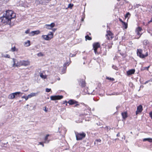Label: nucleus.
Returning a JSON list of instances; mask_svg holds the SVG:
<instances>
[{
    "label": "nucleus",
    "instance_id": "f257e3e1",
    "mask_svg": "<svg viewBox=\"0 0 152 152\" xmlns=\"http://www.w3.org/2000/svg\"><path fill=\"white\" fill-rule=\"evenodd\" d=\"M8 19L11 20V19L15 18L16 17L15 14L14 13L13 11L11 10H8L6 12V14L4 15Z\"/></svg>",
    "mask_w": 152,
    "mask_h": 152
},
{
    "label": "nucleus",
    "instance_id": "f03ea898",
    "mask_svg": "<svg viewBox=\"0 0 152 152\" xmlns=\"http://www.w3.org/2000/svg\"><path fill=\"white\" fill-rule=\"evenodd\" d=\"M0 21L1 22L5 24H10L11 20L8 19L5 15H4L2 17L0 18Z\"/></svg>",
    "mask_w": 152,
    "mask_h": 152
},
{
    "label": "nucleus",
    "instance_id": "7ed1b4c3",
    "mask_svg": "<svg viewBox=\"0 0 152 152\" xmlns=\"http://www.w3.org/2000/svg\"><path fill=\"white\" fill-rule=\"evenodd\" d=\"M142 49H137V54L138 56L142 58H143L147 57L148 56V52H147L145 55L143 54L142 53Z\"/></svg>",
    "mask_w": 152,
    "mask_h": 152
},
{
    "label": "nucleus",
    "instance_id": "20e7f679",
    "mask_svg": "<svg viewBox=\"0 0 152 152\" xmlns=\"http://www.w3.org/2000/svg\"><path fill=\"white\" fill-rule=\"evenodd\" d=\"M75 134L77 140H80L85 137L86 134L85 133L82 132L81 133H78L75 132Z\"/></svg>",
    "mask_w": 152,
    "mask_h": 152
},
{
    "label": "nucleus",
    "instance_id": "39448f33",
    "mask_svg": "<svg viewBox=\"0 0 152 152\" xmlns=\"http://www.w3.org/2000/svg\"><path fill=\"white\" fill-rule=\"evenodd\" d=\"M30 63L28 61H21L17 63L16 67H19L21 66H26L29 65Z\"/></svg>",
    "mask_w": 152,
    "mask_h": 152
},
{
    "label": "nucleus",
    "instance_id": "423d86ee",
    "mask_svg": "<svg viewBox=\"0 0 152 152\" xmlns=\"http://www.w3.org/2000/svg\"><path fill=\"white\" fill-rule=\"evenodd\" d=\"M20 94H22L23 93L19 92L11 93L9 95L8 98L11 99H13L16 96L19 95Z\"/></svg>",
    "mask_w": 152,
    "mask_h": 152
},
{
    "label": "nucleus",
    "instance_id": "0eeeda50",
    "mask_svg": "<svg viewBox=\"0 0 152 152\" xmlns=\"http://www.w3.org/2000/svg\"><path fill=\"white\" fill-rule=\"evenodd\" d=\"M100 44L98 42L94 43L93 44L94 50L96 54L97 53V48H100Z\"/></svg>",
    "mask_w": 152,
    "mask_h": 152
},
{
    "label": "nucleus",
    "instance_id": "6e6552de",
    "mask_svg": "<svg viewBox=\"0 0 152 152\" xmlns=\"http://www.w3.org/2000/svg\"><path fill=\"white\" fill-rule=\"evenodd\" d=\"M63 96L62 95L59 96H51L50 97V99L52 100H59L62 99Z\"/></svg>",
    "mask_w": 152,
    "mask_h": 152
},
{
    "label": "nucleus",
    "instance_id": "1a4fd4ad",
    "mask_svg": "<svg viewBox=\"0 0 152 152\" xmlns=\"http://www.w3.org/2000/svg\"><path fill=\"white\" fill-rule=\"evenodd\" d=\"M55 26V23H52L50 24H45V27L48 29H51Z\"/></svg>",
    "mask_w": 152,
    "mask_h": 152
},
{
    "label": "nucleus",
    "instance_id": "9d476101",
    "mask_svg": "<svg viewBox=\"0 0 152 152\" xmlns=\"http://www.w3.org/2000/svg\"><path fill=\"white\" fill-rule=\"evenodd\" d=\"M107 39L108 40L112 39L114 37L113 33L110 31H107V34H106Z\"/></svg>",
    "mask_w": 152,
    "mask_h": 152
},
{
    "label": "nucleus",
    "instance_id": "9b49d317",
    "mask_svg": "<svg viewBox=\"0 0 152 152\" xmlns=\"http://www.w3.org/2000/svg\"><path fill=\"white\" fill-rule=\"evenodd\" d=\"M142 107L141 105H140L138 106L137 108V110L136 112V115H137L139 113H141L142 110Z\"/></svg>",
    "mask_w": 152,
    "mask_h": 152
},
{
    "label": "nucleus",
    "instance_id": "f8f14e48",
    "mask_svg": "<svg viewBox=\"0 0 152 152\" xmlns=\"http://www.w3.org/2000/svg\"><path fill=\"white\" fill-rule=\"evenodd\" d=\"M40 33L39 31H33L29 33V36H34L35 34H38Z\"/></svg>",
    "mask_w": 152,
    "mask_h": 152
},
{
    "label": "nucleus",
    "instance_id": "ddd939ff",
    "mask_svg": "<svg viewBox=\"0 0 152 152\" xmlns=\"http://www.w3.org/2000/svg\"><path fill=\"white\" fill-rule=\"evenodd\" d=\"M68 103H69L70 105H72L75 104L76 103H78V102L74 100L71 99L69 100Z\"/></svg>",
    "mask_w": 152,
    "mask_h": 152
},
{
    "label": "nucleus",
    "instance_id": "4468645a",
    "mask_svg": "<svg viewBox=\"0 0 152 152\" xmlns=\"http://www.w3.org/2000/svg\"><path fill=\"white\" fill-rule=\"evenodd\" d=\"M135 72V70L134 69H132L130 70H129L127 72V74L128 75H130L134 73Z\"/></svg>",
    "mask_w": 152,
    "mask_h": 152
},
{
    "label": "nucleus",
    "instance_id": "2eb2a0df",
    "mask_svg": "<svg viewBox=\"0 0 152 152\" xmlns=\"http://www.w3.org/2000/svg\"><path fill=\"white\" fill-rule=\"evenodd\" d=\"M42 37L45 40H49L51 39V37H49L48 35H42Z\"/></svg>",
    "mask_w": 152,
    "mask_h": 152
},
{
    "label": "nucleus",
    "instance_id": "dca6fc26",
    "mask_svg": "<svg viewBox=\"0 0 152 152\" xmlns=\"http://www.w3.org/2000/svg\"><path fill=\"white\" fill-rule=\"evenodd\" d=\"M121 115L122 116L123 118L124 119H125L128 116L127 112H125L122 113H121Z\"/></svg>",
    "mask_w": 152,
    "mask_h": 152
},
{
    "label": "nucleus",
    "instance_id": "f3484780",
    "mask_svg": "<svg viewBox=\"0 0 152 152\" xmlns=\"http://www.w3.org/2000/svg\"><path fill=\"white\" fill-rule=\"evenodd\" d=\"M49 136V134H47L45 137L44 139V143H48L49 142V140H48V137Z\"/></svg>",
    "mask_w": 152,
    "mask_h": 152
},
{
    "label": "nucleus",
    "instance_id": "a211bd4d",
    "mask_svg": "<svg viewBox=\"0 0 152 152\" xmlns=\"http://www.w3.org/2000/svg\"><path fill=\"white\" fill-rule=\"evenodd\" d=\"M143 141L144 142L145 141H148L150 142H152V138H144L143 139Z\"/></svg>",
    "mask_w": 152,
    "mask_h": 152
},
{
    "label": "nucleus",
    "instance_id": "6ab92c4d",
    "mask_svg": "<svg viewBox=\"0 0 152 152\" xmlns=\"http://www.w3.org/2000/svg\"><path fill=\"white\" fill-rule=\"evenodd\" d=\"M68 63L67 62V63H65L64 64L63 69L62 71V72H63V73H65V71L66 70V64H68Z\"/></svg>",
    "mask_w": 152,
    "mask_h": 152
},
{
    "label": "nucleus",
    "instance_id": "aec40b11",
    "mask_svg": "<svg viewBox=\"0 0 152 152\" xmlns=\"http://www.w3.org/2000/svg\"><path fill=\"white\" fill-rule=\"evenodd\" d=\"M80 83L81 84V86L82 87H84L86 86L85 82L83 80L80 81Z\"/></svg>",
    "mask_w": 152,
    "mask_h": 152
},
{
    "label": "nucleus",
    "instance_id": "412c9836",
    "mask_svg": "<svg viewBox=\"0 0 152 152\" xmlns=\"http://www.w3.org/2000/svg\"><path fill=\"white\" fill-rule=\"evenodd\" d=\"M36 93H31L30 94H29L28 95V97L29 98H30L32 97L35 96L36 95Z\"/></svg>",
    "mask_w": 152,
    "mask_h": 152
},
{
    "label": "nucleus",
    "instance_id": "4be33fe9",
    "mask_svg": "<svg viewBox=\"0 0 152 152\" xmlns=\"http://www.w3.org/2000/svg\"><path fill=\"white\" fill-rule=\"evenodd\" d=\"M25 46L26 47L29 46L30 45V42L29 40L27 41V42L25 43Z\"/></svg>",
    "mask_w": 152,
    "mask_h": 152
},
{
    "label": "nucleus",
    "instance_id": "5701e85b",
    "mask_svg": "<svg viewBox=\"0 0 152 152\" xmlns=\"http://www.w3.org/2000/svg\"><path fill=\"white\" fill-rule=\"evenodd\" d=\"M18 50V49L16 48L15 46L12 47L11 49V51L12 52L17 51Z\"/></svg>",
    "mask_w": 152,
    "mask_h": 152
},
{
    "label": "nucleus",
    "instance_id": "b1692460",
    "mask_svg": "<svg viewBox=\"0 0 152 152\" xmlns=\"http://www.w3.org/2000/svg\"><path fill=\"white\" fill-rule=\"evenodd\" d=\"M149 41L147 40H145L143 42V43L144 45H147L149 44Z\"/></svg>",
    "mask_w": 152,
    "mask_h": 152
},
{
    "label": "nucleus",
    "instance_id": "393cba45",
    "mask_svg": "<svg viewBox=\"0 0 152 152\" xmlns=\"http://www.w3.org/2000/svg\"><path fill=\"white\" fill-rule=\"evenodd\" d=\"M12 59L13 62V64L12 65V66L13 67H15V66H16L17 64H16L15 63V59L14 58H13Z\"/></svg>",
    "mask_w": 152,
    "mask_h": 152
},
{
    "label": "nucleus",
    "instance_id": "a878e982",
    "mask_svg": "<svg viewBox=\"0 0 152 152\" xmlns=\"http://www.w3.org/2000/svg\"><path fill=\"white\" fill-rule=\"evenodd\" d=\"M53 33L51 32H50L47 35H48L49 37H51V39L53 38Z\"/></svg>",
    "mask_w": 152,
    "mask_h": 152
},
{
    "label": "nucleus",
    "instance_id": "bb28decb",
    "mask_svg": "<svg viewBox=\"0 0 152 152\" xmlns=\"http://www.w3.org/2000/svg\"><path fill=\"white\" fill-rule=\"evenodd\" d=\"M85 38L86 40H90L92 39L91 38L89 37L88 35H87L85 36Z\"/></svg>",
    "mask_w": 152,
    "mask_h": 152
},
{
    "label": "nucleus",
    "instance_id": "cd10ccee",
    "mask_svg": "<svg viewBox=\"0 0 152 152\" xmlns=\"http://www.w3.org/2000/svg\"><path fill=\"white\" fill-rule=\"evenodd\" d=\"M40 76L42 78L45 79L46 78L47 76L43 75L42 73H41L40 75Z\"/></svg>",
    "mask_w": 152,
    "mask_h": 152
},
{
    "label": "nucleus",
    "instance_id": "c85d7f7f",
    "mask_svg": "<svg viewBox=\"0 0 152 152\" xmlns=\"http://www.w3.org/2000/svg\"><path fill=\"white\" fill-rule=\"evenodd\" d=\"M106 79L111 81H114V79L113 78L110 77H106Z\"/></svg>",
    "mask_w": 152,
    "mask_h": 152
},
{
    "label": "nucleus",
    "instance_id": "c756f323",
    "mask_svg": "<svg viewBox=\"0 0 152 152\" xmlns=\"http://www.w3.org/2000/svg\"><path fill=\"white\" fill-rule=\"evenodd\" d=\"M141 30H142V28L140 27H138L136 29V31H137L138 32V31L140 32V31H141Z\"/></svg>",
    "mask_w": 152,
    "mask_h": 152
},
{
    "label": "nucleus",
    "instance_id": "7c9ffc66",
    "mask_svg": "<svg viewBox=\"0 0 152 152\" xmlns=\"http://www.w3.org/2000/svg\"><path fill=\"white\" fill-rule=\"evenodd\" d=\"M3 57L5 58H10V56L8 54H6L5 55H3L2 56Z\"/></svg>",
    "mask_w": 152,
    "mask_h": 152
},
{
    "label": "nucleus",
    "instance_id": "2f4dec72",
    "mask_svg": "<svg viewBox=\"0 0 152 152\" xmlns=\"http://www.w3.org/2000/svg\"><path fill=\"white\" fill-rule=\"evenodd\" d=\"M123 25L124 26H125V28L126 29L127 27V24L125 22H124V23H123Z\"/></svg>",
    "mask_w": 152,
    "mask_h": 152
},
{
    "label": "nucleus",
    "instance_id": "473e14b6",
    "mask_svg": "<svg viewBox=\"0 0 152 152\" xmlns=\"http://www.w3.org/2000/svg\"><path fill=\"white\" fill-rule=\"evenodd\" d=\"M22 98H24V99H25L26 100H27L28 99L29 97H28V95L27 96H22Z\"/></svg>",
    "mask_w": 152,
    "mask_h": 152
},
{
    "label": "nucleus",
    "instance_id": "72a5a7b5",
    "mask_svg": "<svg viewBox=\"0 0 152 152\" xmlns=\"http://www.w3.org/2000/svg\"><path fill=\"white\" fill-rule=\"evenodd\" d=\"M38 56H43V54L42 53H39L37 54Z\"/></svg>",
    "mask_w": 152,
    "mask_h": 152
},
{
    "label": "nucleus",
    "instance_id": "f704fd0d",
    "mask_svg": "<svg viewBox=\"0 0 152 152\" xmlns=\"http://www.w3.org/2000/svg\"><path fill=\"white\" fill-rule=\"evenodd\" d=\"M150 66H148L147 67H143V69L144 70L146 69L148 71V69L150 67Z\"/></svg>",
    "mask_w": 152,
    "mask_h": 152
},
{
    "label": "nucleus",
    "instance_id": "c9c22d12",
    "mask_svg": "<svg viewBox=\"0 0 152 152\" xmlns=\"http://www.w3.org/2000/svg\"><path fill=\"white\" fill-rule=\"evenodd\" d=\"M73 6V4H69L68 6V8H71Z\"/></svg>",
    "mask_w": 152,
    "mask_h": 152
},
{
    "label": "nucleus",
    "instance_id": "e433bc0d",
    "mask_svg": "<svg viewBox=\"0 0 152 152\" xmlns=\"http://www.w3.org/2000/svg\"><path fill=\"white\" fill-rule=\"evenodd\" d=\"M51 90V89L50 88H46V91L47 92H50Z\"/></svg>",
    "mask_w": 152,
    "mask_h": 152
},
{
    "label": "nucleus",
    "instance_id": "4c0bfd02",
    "mask_svg": "<svg viewBox=\"0 0 152 152\" xmlns=\"http://www.w3.org/2000/svg\"><path fill=\"white\" fill-rule=\"evenodd\" d=\"M136 32L137 34V35H139V37L138 38H139V37H140V36H141V35L142 34H140V32H138V31H136Z\"/></svg>",
    "mask_w": 152,
    "mask_h": 152
},
{
    "label": "nucleus",
    "instance_id": "58836bf2",
    "mask_svg": "<svg viewBox=\"0 0 152 152\" xmlns=\"http://www.w3.org/2000/svg\"><path fill=\"white\" fill-rule=\"evenodd\" d=\"M130 14L129 13V12H128L127 13L126 15H125V17H129V15L130 16Z\"/></svg>",
    "mask_w": 152,
    "mask_h": 152
},
{
    "label": "nucleus",
    "instance_id": "ea45409f",
    "mask_svg": "<svg viewBox=\"0 0 152 152\" xmlns=\"http://www.w3.org/2000/svg\"><path fill=\"white\" fill-rule=\"evenodd\" d=\"M29 32H30V29H28L26 31H25V33H26V34H28L29 33Z\"/></svg>",
    "mask_w": 152,
    "mask_h": 152
},
{
    "label": "nucleus",
    "instance_id": "a19ab883",
    "mask_svg": "<svg viewBox=\"0 0 152 152\" xmlns=\"http://www.w3.org/2000/svg\"><path fill=\"white\" fill-rule=\"evenodd\" d=\"M101 140L100 139L96 140H95V141L94 142V143H96V141L97 142H101Z\"/></svg>",
    "mask_w": 152,
    "mask_h": 152
},
{
    "label": "nucleus",
    "instance_id": "79ce46f5",
    "mask_svg": "<svg viewBox=\"0 0 152 152\" xmlns=\"http://www.w3.org/2000/svg\"><path fill=\"white\" fill-rule=\"evenodd\" d=\"M69 56L70 57H73L75 56V55L72 54L71 53H70Z\"/></svg>",
    "mask_w": 152,
    "mask_h": 152
},
{
    "label": "nucleus",
    "instance_id": "37998d69",
    "mask_svg": "<svg viewBox=\"0 0 152 152\" xmlns=\"http://www.w3.org/2000/svg\"><path fill=\"white\" fill-rule=\"evenodd\" d=\"M76 104L75 105L74 107H77L78 106H80V104L77 103H76Z\"/></svg>",
    "mask_w": 152,
    "mask_h": 152
},
{
    "label": "nucleus",
    "instance_id": "c03bdc74",
    "mask_svg": "<svg viewBox=\"0 0 152 152\" xmlns=\"http://www.w3.org/2000/svg\"><path fill=\"white\" fill-rule=\"evenodd\" d=\"M112 68L113 69H115L116 70L117 69V67L115 66H114V65H113L112 66Z\"/></svg>",
    "mask_w": 152,
    "mask_h": 152
},
{
    "label": "nucleus",
    "instance_id": "a18cd8bd",
    "mask_svg": "<svg viewBox=\"0 0 152 152\" xmlns=\"http://www.w3.org/2000/svg\"><path fill=\"white\" fill-rule=\"evenodd\" d=\"M39 144L42 145L43 147L44 146V145L43 142H39Z\"/></svg>",
    "mask_w": 152,
    "mask_h": 152
},
{
    "label": "nucleus",
    "instance_id": "49530a36",
    "mask_svg": "<svg viewBox=\"0 0 152 152\" xmlns=\"http://www.w3.org/2000/svg\"><path fill=\"white\" fill-rule=\"evenodd\" d=\"M149 115H150V116L151 117V118L152 119V111L150 113Z\"/></svg>",
    "mask_w": 152,
    "mask_h": 152
},
{
    "label": "nucleus",
    "instance_id": "de8ad7c7",
    "mask_svg": "<svg viewBox=\"0 0 152 152\" xmlns=\"http://www.w3.org/2000/svg\"><path fill=\"white\" fill-rule=\"evenodd\" d=\"M119 20L122 23H124V22L122 20V19H121L119 18Z\"/></svg>",
    "mask_w": 152,
    "mask_h": 152
},
{
    "label": "nucleus",
    "instance_id": "09e8293b",
    "mask_svg": "<svg viewBox=\"0 0 152 152\" xmlns=\"http://www.w3.org/2000/svg\"><path fill=\"white\" fill-rule=\"evenodd\" d=\"M151 81H150V80H148L147 81H146L145 83V84H146V83H148V82H150Z\"/></svg>",
    "mask_w": 152,
    "mask_h": 152
},
{
    "label": "nucleus",
    "instance_id": "8fccbe9b",
    "mask_svg": "<svg viewBox=\"0 0 152 152\" xmlns=\"http://www.w3.org/2000/svg\"><path fill=\"white\" fill-rule=\"evenodd\" d=\"M44 110L46 112H47V111H48V110L46 109V107H45V109Z\"/></svg>",
    "mask_w": 152,
    "mask_h": 152
},
{
    "label": "nucleus",
    "instance_id": "3c124183",
    "mask_svg": "<svg viewBox=\"0 0 152 152\" xmlns=\"http://www.w3.org/2000/svg\"><path fill=\"white\" fill-rule=\"evenodd\" d=\"M53 31V32H55L56 30V28H53V29H52Z\"/></svg>",
    "mask_w": 152,
    "mask_h": 152
},
{
    "label": "nucleus",
    "instance_id": "603ef678",
    "mask_svg": "<svg viewBox=\"0 0 152 152\" xmlns=\"http://www.w3.org/2000/svg\"><path fill=\"white\" fill-rule=\"evenodd\" d=\"M119 135H120V133H119V132H118V133L117 134V137H118V136H119Z\"/></svg>",
    "mask_w": 152,
    "mask_h": 152
},
{
    "label": "nucleus",
    "instance_id": "864d4df0",
    "mask_svg": "<svg viewBox=\"0 0 152 152\" xmlns=\"http://www.w3.org/2000/svg\"><path fill=\"white\" fill-rule=\"evenodd\" d=\"M149 22H152V18H151V20H150Z\"/></svg>",
    "mask_w": 152,
    "mask_h": 152
},
{
    "label": "nucleus",
    "instance_id": "5fc2aeb1",
    "mask_svg": "<svg viewBox=\"0 0 152 152\" xmlns=\"http://www.w3.org/2000/svg\"><path fill=\"white\" fill-rule=\"evenodd\" d=\"M65 103H67L66 101H64V102L63 104H65Z\"/></svg>",
    "mask_w": 152,
    "mask_h": 152
},
{
    "label": "nucleus",
    "instance_id": "6e6d98bb",
    "mask_svg": "<svg viewBox=\"0 0 152 152\" xmlns=\"http://www.w3.org/2000/svg\"><path fill=\"white\" fill-rule=\"evenodd\" d=\"M150 81H151V82H152V78L150 80Z\"/></svg>",
    "mask_w": 152,
    "mask_h": 152
},
{
    "label": "nucleus",
    "instance_id": "4d7b16f0",
    "mask_svg": "<svg viewBox=\"0 0 152 152\" xmlns=\"http://www.w3.org/2000/svg\"><path fill=\"white\" fill-rule=\"evenodd\" d=\"M91 94H94V93L93 92L91 93H90Z\"/></svg>",
    "mask_w": 152,
    "mask_h": 152
},
{
    "label": "nucleus",
    "instance_id": "13d9d810",
    "mask_svg": "<svg viewBox=\"0 0 152 152\" xmlns=\"http://www.w3.org/2000/svg\"><path fill=\"white\" fill-rule=\"evenodd\" d=\"M81 104H84V103H81Z\"/></svg>",
    "mask_w": 152,
    "mask_h": 152
},
{
    "label": "nucleus",
    "instance_id": "bf43d9fd",
    "mask_svg": "<svg viewBox=\"0 0 152 152\" xmlns=\"http://www.w3.org/2000/svg\"><path fill=\"white\" fill-rule=\"evenodd\" d=\"M82 21H83V19H82Z\"/></svg>",
    "mask_w": 152,
    "mask_h": 152
},
{
    "label": "nucleus",
    "instance_id": "052dcab7",
    "mask_svg": "<svg viewBox=\"0 0 152 152\" xmlns=\"http://www.w3.org/2000/svg\"><path fill=\"white\" fill-rule=\"evenodd\" d=\"M130 133H131V134H132V132H131Z\"/></svg>",
    "mask_w": 152,
    "mask_h": 152
},
{
    "label": "nucleus",
    "instance_id": "680f3d73",
    "mask_svg": "<svg viewBox=\"0 0 152 152\" xmlns=\"http://www.w3.org/2000/svg\"><path fill=\"white\" fill-rule=\"evenodd\" d=\"M118 1H120V0H117Z\"/></svg>",
    "mask_w": 152,
    "mask_h": 152
},
{
    "label": "nucleus",
    "instance_id": "e2e57ef3",
    "mask_svg": "<svg viewBox=\"0 0 152 152\" xmlns=\"http://www.w3.org/2000/svg\"><path fill=\"white\" fill-rule=\"evenodd\" d=\"M116 108H117H117H118V107H116Z\"/></svg>",
    "mask_w": 152,
    "mask_h": 152
},
{
    "label": "nucleus",
    "instance_id": "0e129e2a",
    "mask_svg": "<svg viewBox=\"0 0 152 152\" xmlns=\"http://www.w3.org/2000/svg\"><path fill=\"white\" fill-rule=\"evenodd\" d=\"M116 108H117H117H118V107H116Z\"/></svg>",
    "mask_w": 152,
    "mask_h": 152
},
{
    "label": "nucleus",
    "instance_id": "69168bd1",
    "mask_svg": "<svg viewBox=\"0 0 152 152\" xmlns=\"http://www.w3.org/2000/svg\"><path fill=\"white\" fill-rule=\"evenodd\" d=\"M89 34L90 35H91V34L90 33H89Z\"/></svg>",
    "mask_w": 152,
    "mask_h": 152
}]
</instances>
